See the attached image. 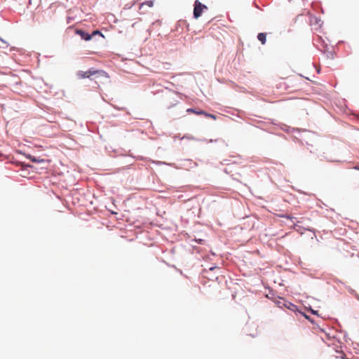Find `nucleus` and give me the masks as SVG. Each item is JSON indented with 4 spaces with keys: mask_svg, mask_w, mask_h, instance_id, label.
I'll list each match as a JSON object with an SVG mask.
<instances>
[{
    "mask_svg": "<svg viewBox=\"0 0 359 359\" xmlns=\"http://www.w3.org/2000/svg\"><path fill=\"white\" fill-rule=\"evenodd\" d=\"M109 76L104 71H91V81H94L97 88L108 81Z\"/></svg>",
    "mask_w": 359,
    "mask_h": 359,
    "instance_id": "f257e3e1",
    "label": "nucleus"
},
{
    "mask_svg": "<svg viewBox=\"0 0 359 359\" xmlns=\"http://www.w3.org/2000/svg\"><path fill=\"white\" fill-rule=\"evenodd\" d=\"M203 9H208V7L196 0L194 2V17L196 19L198 18L201 15Z\"/></svg>",
    "mask_w": 359,
    "mask_h": 359,
    "instance_id": "f03ea898",
    "label": "nucleus"
},
{
    "mask_svg": "<svg viewBox=\"0 0 359 359\" xmlns=\"http://www.w3.org/2000/svg\"><path fill=\"white\" fill-rule=\"evenodd\" d=\"M76 33L77 34L80 35L81 37L86 41H88L90 39V34L88 32H85L82 31L81 29H76Z\"/></svg>",
    "mask_w": 359,
    "mask_h": 359,
    "instance_id": "7ed1b4c3",
    "label": "nucleus"
},
{
    "mask_svg": "<svg viewBox=\"0 0 359 359\" xmlns=\"http://www.w3.org/2000/svg\"><path fill=\"white\" fill-rule=\"evenodd\" d=\"M96 36L100 37L101 39V41L103 42L104 37L98 30L93 31L90 35L91 39L95 38Z\"/></svg>",
    "mask_w": 359,
    "mask_h": 359,
    "instance_id": "20e7f679",
    "label": "nucleus"
},
{
    "mask_svg": "<svg viewBox=\"0 0 359 359\" xmlns=\"http://www.w3.org/2000/svg\"><path fill=\"white\" fill-rule=\"evenodd\" d=\"M77 76H79V79L88 78L90 76V72H88V71H86V72L79 71L77 73Z\"/></svg>",
    "mask_w": 359,
    "mask_h": 359,
    "instance_id": "39448f33",
    "label": "nucleus"
},
{
    "mask_svg": "<svg viewBox=\"0 0 359 359\" xmlns=\"http://www.w3.org/2000/svg\"><path fill=\"white\" fill-rule=\"evenodd\" d=\"M257 39L262 43V44H265L266 41V35L265 33H259L257 36Z\"/></svg>",
    "mask_w": 359,
    "mask_h": 359,
    "instance_id": "423d86ee",
    "label": "nucleus"
},
{
    "mask_svg": "<svg viewBox=\"0 0 359 359\" xmlns=\"http://www.w3.org/2000/svg\"><path fill=\"white\" fill-rule=\"evenodd\" d=\"M188 113H194L197 115H203L205 114V111L203 110H196L194 109L189 108L187 110Z\"/></svg>",
    "mask_w": 359,
    "mask_h": 359,
    "instance_id": "0eeeda50",
    "label": "nucleus"
},
{
    "mask_svg": "<svg viewBox=\"0 0 359 359\" xmlns=\"http://www.w3.org/2000/svg\"><path fill=\"white\" fill-rule=\"evenodd\" d=\"M204 116H205L206 117H208V118H211L212 119H216V116L215 115H213V114H208L207 112L205 111V114H203Z\"/></svg>",
    "mask_w": 359,
    "mask_h": 359,
    "instance_id": "6e6552de",
    "label": "nucleus"
},
{
    "mask_svg": "<svg viewBox=\"0 0 359 359\" xmlns=\"http://www.w3.org/2000/svg\"><path fill=\"white\" fill-rule=\"evenodd\" d=\"M146 4L149 7H152L154 5V2L152 1H147L145 3L142 4V5Z\"/></svg>",
    "mask_w": 359,
    "mask_h": 359,
    "instance_id": "1a4fd4ad",
    "label": "nucleus"
},
{
    "mask_svg": "<svg viewBox=\"0 0 359 359\" xmlns=\"http://www.w3.org/2000/svg\"><path fill=\"white\" fill-rule=\"evenodd\" d=\"M30 159H31V161H33V162H41V161H43V159H41V160H38V159H36L35 157H30Z\"/></svg>",
    "mask_w": 359,
    "mask_h": 359,
    "instance_id": "9d476101",
    "label": "nucleus"
},
{
    "mask_svg": "<svg viewBox=\"0 0 359 359\" xmlns=\"http://www.w3.org/2000/svg\"><path fill=\"white\" fill-rule=\"evenodd\" d=\"M311 312H312L313 314H316V313H317V311H314V310H313V309H311Z\"/></svg>",
    "mask_w": 359,
    "mask_h": 359,
    "instance_id": "9b49d317",
    "label": "nucleus"
},
{
    "mask_svg": "<svg viewBox=\"0 0 359 359\" xmlns=\"http://www.w3.org/2000/svg\"><path fill=\"white\" fill-rule=\"evenodd\" d=\"M304 317L307 319H309V316H307L306 315L304 314Z\"/></svg>",
    "mask_w": 359,
    "mask_h": 359,
    "instance_id": "f8f14e48",
    "label": "nucleus"
},
{
    "mask_svg": "<svg viewBox=\"0 0 359 359\" xmlns=\"http://www.w3.org/2000/svg\"><path fill=\"white\" fill-rule=\"evenodd\" d=\"M214 269H215V268L211 267V268H210V271H212V270H213Z\"/></svg>",
    "mask_w": 359,
    "mask_h": 359,
    "instance_id": "ddd939ff",
    "label": "nucleus"
},
{
    "mask_svg": "<svg viewBox=\"0 0 359 359\" xmlns=\"http://www.w3.org/2000/svg\"><path fill=\"white\" fill-rule=\"evenodd\" d=\"M110 210L112 212V213H114V214L116 213L114 210Z\"/></svg>",
    "mask_w": 359,
    "mask_h": 359,
    "instance_id": "4468645a",
    "label": "nucleus"
},
{
    "mask_svg": "<svg viewBox=\"0 0 359 359\" xmlns=\"http://www.w3.org/2000/svg\"><path fill=\"white\" fill-rule=\"evenodd\" d=\"M355 169H358L359 170V167H355Z\"/></svg>",
    "mask_w": 359,
    "mask_h": 359,
    "instance_id": "2eb2a0df",
    "label": "nucleus"
}]
</instances>
